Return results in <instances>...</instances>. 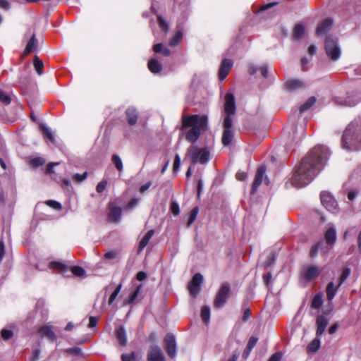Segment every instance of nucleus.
Returning a JSON list of instances; mask_svg holds the SVG:
<instances>
[{
	"label": "nucleus",
	"mask_w": 361,
	"mask_h": 361,
	"mask_svg": "<svg viewBox=\"0 0 361 361\" xmlns=\"http://www.w3.org/2000/svg\"><path fill=\"white\" fill-rule=\"evenodd\" d=\"M323 159H300L290 178L291 185L301 188L310 183L324 168Z\"/></svg>",
	"instance_id": "nucleus-1"
},
{
	"label": "nucleus",
	"mask_w": 361,
	"mask_h": 361,
	"mask_svg": "<svg viewBox=\"0 0 361 361\" xmlns=\"http://www.w3.org/2000/svg\"><path fill=\"white\" fill-rule=\"evenodd\" d=\"M341 146L347 152L361 150V117L352 121L343 132Z\"/></svg>",
	"instance_id": "nucleus-2"
},
{
	"label": "nucleus",
	"mask_w": 361,
	"mask_h": 361,
	"mask_svg": "<svg viewBox=\"0 0 361 361\" xmlns=\"http://www.w3.org/2000/svg\"><path fill=\"white\" fill-rule=\"evenodd\" d=\"M183 128H190L186 132L185 138L191 143H195L202 133L206 131L208 128V118L205 115L197 114L184 116L183 117Z\"/></svg>",
	"instance_id": "nucleus-3"
},
{
	"label": "nucleus",
	"mask_w": 361,
	"mask_h": 361,
	"mask_svg": "<svg viewBox=\"0 0 361 361\" xmlns=\"http://www.w3.org/2000/svg\"><path fill=\"white\" fill-rule=\"evenodd\" d=\"M325 50L327 56L332 61H337L341 56V49L338 44V38L328 35L325 39Z\"/></svg>",
	"instance_id": "nucleus-4"
},
{
	"label": "nucleus",
	"mask_w": 361,
	"mask_h": 361,
	"mask_svg": "<svg viewBox=\"0 0 361 361\" xmlns=\"http://www.w3.org/2000/svg\"><path fill=\"white\" fill-rule=\"evenodd\" d=\"M231 293L230 285L228 283L222 284L214 300V306L221 308L226 303Z\"/></svg>",
	"instance_id": "nucleus-5"
},
{
	"label": "nucleus",
	"mask_w": 361,
	"mask_h": 361,
	"mask_svg": "<svg viewBox=\"0 0 361 361\" xmlns=\"http://www.w3.org/2000/svg\"><path fill=\"white\" fill-rule=\"evenodd\" d=\"M266 170H267V168L264 165H261L257 169V171L256 172V174H255V176L254 178V181L252 185V188H251L252 194H254L256 192L258 188L262 184L264 178V182H265L266 185H268L269 184V183H270L269 179L267 176H265Z\"/></svg>",
	"instance_id": "nucleus-6"
},
{
	"label": "nucleus",
	"mask_w": 361,
	"mask_h": 361,
	"mask_svg": "<svg viewBox=\"0 0 361 361\" xmlns=\"http://www.w3.org/2000/svg\"><path fill=\"white\" fill-rule=\"evenodd\" d=\"M164 347L169 357L174 358L176 356L177 345L176 337L173 334L169 333L164 339Z\"/></svg>",
	"instance_id": "nucleus-7"
},
{
	"label": "nucleus",
	"mask_w": 361,
	"mask_h": 361,
	"mask_svg": "<svg viewBox=\"0 0 361 361\" xmlns=\"http://www.w3.org/2000/svg\"><path fill=\"white\" fill-rule=\"evenodd\" d=\"M320 199L322 205L329 212H336L338 204L333 196L328 192L322 191L320 193Z\"/></svg>",
	"instance_id": "nucleus-8"
},
{
	"label": "nucleus",
	"mask_w": 361,
	"mask_h": 361,
	"mask_svg": "<svg viewBox=\"0 0 361 361\" xmlns=\"http://www.w3.org/2000/svg\"><path fill=\"white\" fill-rule=\"evenodd\" d=\"M331 155V152L327 146L318 145L310 150L308 158H329Z\"/></svg>",
	"instance_id": "nucleus-9"
},
{
	"label": "nucleus",
	"mask_w": 361,
	"mask_h": 361,
	"mask_svg": "<svg viewBox=\"0 0 361 361\" xmlns=\"http://www.w3.org/2000/svg\"><path fill=\"white\" fill-rule=\"evenodd\" d=\"M188 154L189 158H209L211 156V148L209 147H198L197 146H192Z\"/></svg>",
	"instance_id": "nucleus-10"
},
{
	"label": "nucleus",
	"mask_w": 361,
	"mask_h": 361,
	"mask_svg": "<svg viewBox=\"0 0 361 361\" xmlns=\"http://www.w3.org/2000/svg\"><path fill=\"white\" fill-rule=\"evenodd\" d=\"M202 281L203 276L200 273L195 274L190 281L188 288L193 297H196L200 293Z\"/></svg>",
	"instance_id": "nucleus-11"
},
{
	"label": "nucleus",
	"mask_w": 361,
	"mask_h": 361,
	"mask_svg": "<svg viewBox=\"0 0 361 361\" xmlns=\"http://www.w3.org/2000/svg\"><path fill=\"white\" fill-rule=\"evenodd\" d=\"M320 269L316 265H310L304 267L302 271V276L307 281L317 279L320 274Z\"/></svg>",
	"instance_id": "nucleus-12"
},
{
	"label": "nucleus",
	"mask_w": 361,
	"mask_h": 361,
	"mask_svg": "<svg viewBox=\"0 0 361 361\" xmlns=\"http://www.w3.org/2000/svg\"><path fill=\"white\" fill-rule=\"evenodd\" d=\"M164 353L158 345H152L147 354V361H164Z\"/></svg>",
	"instance_id": "nucleus-13"
},
{
	"label": "nucleus",
	"mask_w": 361,
	"mask_h": 361,
	"mask_svg": "<svg viewBox=\"0 0 361 361\" xmlns=\"http://www.w3.org/2000/svg\"><path fill=\"white\" fill-rule=\"evenodd\" d=\"M224 111L228 115H233L235 112V97L231 93H227L225 95Z\"/></svg>",
	"instance_id": "nucleus-14"
},
{
	"label": "nucleus",
	"mask_w": 361,
	"mask_h": 361,
	"mask_svg": "<svg viewBox=\"0 0 361 361\" xmlns=\"http://www.w3.org/2000/svg\"><path fill=\"white\" fill-rule=\"evenodd\" d=\"M233 65V63L231 59H224L222 60L219 71V78L221 80L226 78Z\"/></svg>",
	"instance_id": "nucleus-15"
},
{
	"label": "nucleus",
	"mask_w": 361,
	"mask_h": 361,
	"mask_svg": "<svg viewBox=\"0 0 361 361\" xmlns=\"http://www.w3.org/2000/svg\"><path fill=\"white\" fill-rule=\"evenodd\" d=\"M109 219L111 221L118 222L119 221L122 209L120 207L117 206L114 202H110L109 204Z\"/></svg>",
	"instance_id": "nucleus-16"
},
{
	"label": "nucleus",
	"mask_w": 361,
	"mask_h": 361,
	"mask_svg": "<svg viewBox=\"0 0 361 361\" xmlns=\"http://www.w3.org/2000/svg\"><path fill=\"white\" fill-rule=\"evenodd\" d=\"M286 90L292 92L305 87V82L299 79H292L285 83Z\"/></svg>",
	"instance_id": "nucleus-17"
},
{
	"label": "nucleus",
	"mask_w": 361,
	"mask_h": 361,
	"mask_svg": "<svg viewBox=\"0 0 361 361\" xmlns=\"http://www.w3.org/2000/svg\"><path fill=\"white\" fill-rule=\"evenodd\" d=\"M38 334H40L42 338L45 337L51 342H54L57 340V336L50 326L41 327L38 331Z\"/></svg>",
	"instance_id": "nucleus-18"
},
{
	"label": "nucleus",
	"mask_w": 361,
	"mask_h": 361,
	"mask_svg": "<svg viewBox=\"0 0 361 361\" xmlns=\"http://www.w3.org/2000/svg\"><path fill=\"white\" fill-rule=\"evenodd\" d=\"M361 102V97L357 92H348L344 99V104L348 106H354Z\"/></svg>",
	"instance_id": "nucleus-19"
},
{
	"label": "nucleus",
	"mask_w": 361,
	"mask_h": 361,
	"mask_svg": "<svg viewBox=\"0 0 361 361\" xmlns=\"http://www.w3.org/2000/svg\"><path fill=\"white\" fill-rule=\"evenodd\" d=\"M332 27L333 20L330 18L325 19L318 25L316 30L317 34L318 35H324L330 31Z\"/></svg>",
	"instance_id": "nucleus-20"
},
{
	"label": "nucleus",
	"mask_w": 361,
	"mask_h": 361,
	"mask_svg": "<svg viewBox=\"0 0 361 361\" xmlns=\"http://www.w3.org/2000/svg\"><path fill=\"white\" fill-rule=\"evenodd\" d=\"M316 323L317 326L316 335L317 336H320L324 334L329 324V320L324 316L320 315L317 318Z\"/></svg>",
	"instance_id": "nucleus-21"
},
{
	"label": "nucleus",
	"mask_w": 361,
	"mask_h": 361,
	"mask_svg": "<svg viewBox=\"0 0 361 361\" xmlns=\"http://www.w3.org/2000/svg\"><path fill=\"white\" fill-rule=\"evenodd\" d=\"M116 337L120 345L126 346L127 345V334L123 326H120L116 329Z\"/></svg>",
	"instance_id": "nucleus-22"
},
{
	"label": "nucleus",
	"mask_w": 361,
	"mask_h": 361,
	"mask_svg": "<svg viewBox=\"0 0 361 361\" xmlns=\"http://www.w3.org/2000/svg\"><path fill=\"white\" fill-rule=\"evenodd\" d=\"M340 286L338 284L336 286L333 281L329 282L326 286V298L329 301H331L337 293Z\"/></svg>",
	"instance_id": "nucleus-23"
},
{
	"label": "nucleus",
	"mask_w": 361,
	"mask_h": 361,
	"mask_svg": "<svg viewBox=\"0 0 361 361\" xmlns=\"http://www.w3.org/2000/svg\"><path fill=\"white\" fill-rule=\"evenodd\" d=\"M325 240L328 245L332 246L336 240V231L334 226L328 228L324 235Z\"/></svg>",
	"instance_id": "nucleus-24"
},
{
	"label": "nucleus",
	"mask_w": 361,
	"mask_h": 361,
	"mask_svg": "<svg viewBox=\"0 0 361 361\" xmlns=\"http://www.w3.org/2000/svg\"><path fill=\"white\" fill-rule=\"evenodd\" d=\"M147 66L149 70L154 74L160 73L162 70L161 63L156 58L151 59Z\"/></svg>",
	"instance_id": "nucleus-25"
},
{
	"label": "nucleus",
	"mask_w": 361,
	"mask_h": 361,
	"mask_svg": "<svg viewBox=\"0 0 361 361\" xmlns=\"http://www.w3.org/2000/svg\"><path fill=\"white\" fill-rule=\"evenodd\" d=\"M126 114L128 123L131 126L135 125L137 121V114L136 109L133 107H129L127 109Z\"/></svg>",
	"instance_id": "nucleus-26"
},
{
	"label": "nucleus",
	"mask_w": 361,
	"mask_h": 361,
	"mask_svg": "<svg viewBox=\"0 0 361 361\" xmlns=\"http://www.w3.org/2000/svg\"><path fill=\"white\" fill-rule=\"evenodd\" d=\"M37 47V39L35 34L32 35L24 50L25 54H28L35 50Z\"/></svg>",
	"instance_id": "nucleus-27"
},
{
	"label": "nucleus",
	"mask_w": 361,
	"mask_h": 361,
	"mask_svg": "<svg viewBox=\"0 0 361 361\" xmlns=\"http://www.w3.org/2000/svg\"><path fill=\"white\" fill-rule=\"evenodd\" d=\"M39 128L45 139L51 143H54L55 138L51 130L42 123L39 124Z\"/></svg>",
	"instance_id": "nucleus-28"
},
{
	"label": "nucleus",
	"mask_w": 361,
	"mask_h": 361,
	"mask_svg": "<svg viewBox=\"0 0 361 361\" xmlns=\"http://www.w3.org/2000/svg\"><path fill=\"white\" fill-rule=\"evenodd\" d=\"M154 231L151 229L147 232V233L142 237L139 243V250H143L148 244L151 238L154 235Z\"/></svg>",
	"instance_id": "nucleus-29"
},
{
	"label": "nucleus",
	"mask_w": 361,
	"mask_h": 361,
	"mask_svg": "<svg viewBox=\"0 0 361 361\" xmlns=\"http://www.w3.org/2000/svg\"><path fill=\"white\" fill-rule=\"evenodd\" d=\"M153 51L155 53H161L164 56H168L171 54L170 49L167 47L164 46L161 43L154 44Z\"/></svg>",
	"instance_id": "nucleus-30"
},
{
	"label": "nucleus",
	"mask_w": 361,
	"mask_h": 361,
	"mask_svg": "<svg viewBox=\"0 0 361 361\" xmlns=\"http://www.w3.org/2000/svg\"><path fill=\"white\" fill-rule=\"evenodd\" d=\"M233 137V135L231 130L224 129L221 138L223 145L225 146L229 145L232 142Z\"/></svg>",
	"instance_id": "nucleus-31"
},
{
	"label": "nucleus",
	"mask_w": 361,
	"mask_h": 361,
	"mask_svg": "<svg viewBox=\"0 0 361 361\" xmlns=\"http://www.w3.org/2000/svg\"><path fill=\"white\" fill-rule=\"evenodd\" d=\"M323 304V298L322 293H317L313 298L311 302V307L313 309H319Z\"/></svg>",
	"instance_id": "nucleus-32"
},
{
	"label": "nucleus",
	"mask_w": 361,
	"mask_h": 361,
	"mask_svg": "<svg viewBox=\"0 0 361 361\" xmlns=\"http://www.w3.org/2000/svg\"><path fill=\"white\" fill-rule=\"evenodd\" d=\"M316 97H310L300 108V113L302 114L303 112L310 109L316 102Z\"/></svg>",
	"instance_id": "nucleus-33"
},
{
	"label": "nucleus",
	"mask_w": 361,
	"mask_h": 361,
	"mask_svg": "<svg viewBox=\"0 0 361 361\" xmlns=\"http://www.w3.org/2000/svg\"><path fill=\"white\" fill-rule=\"evenodd\" d=\"M305 33V27L301 24H298L295 26L293 30V37L298 40L300 39Z\"/></svg>",
	"instance_id": "nucleus-34"
},
{
	"label": "nucleus",
	"mask_w": 361,
	"mask_h": 361,
	"mask_svg": "<svg viewBox=\"0 0 361 361\" xmlns=\"http://www.w3.org/2000/svg\"><path fill=\"white\" fill-rule=\"evenodd\" d=\"M50 269H56L61 272H66L67 271V266L59 262H51L49 264Z\"/></svg>",
	"instance_id": "nucleus-35"
},
{
	"label": "nucleus",
	"mask_w": 361,
	"mask_h": 361,
	"mask_svg": "<svg viewBox=\"0 0 361 361\" xmlns=\"http://www.w3.org/2000/svg\"><path fill=\"white\" fill-rule=\"evenodd\" d=\"M201 317L204 323H209L210 319V308L208 306L205 305L202 307Z\"/></svg>",
	"instance_id": "nucleus-36"
},
{
	"label": "nucleus",
	"mask_w": 361,
	"mask_h": 361,
	"mask_svg": "<svg viewBox=\"0 0 361 361\" xmlns=\"http://www.w3.org/2000/svg\"><path fill=\"white\" fill-rule=\"evenodd\" d=\"M34 66L35 68V71H37V74L39 75H42L43 71V61L39 59V58L37 56H35L33 61Z\"/></svg>",
	"instance_id": "nucleus-37"
},
{
	"label": "nucleus",
	"mask_w": 361,
	"mask_h": 361,
	"mask_svg": "<svg viewBox=\"0 0 361 361\" xmlns=\"http://www.w3.org/2000/svg\"><path fill=\"white\" fill-rule=\"evenodd\" d=\"M183 37V33L180 31H178L175 35L170 39L169 45L171 47L176 46Z\"/></svg>",
	"instance_id": "nucleus-38"
},
{
	"label": "nucleus",
	"mask_w": 361,
	"mask_h": 361,
	"mask_svg": "<svg viewBox=\"0 0 361 361\" xmlns=\"http://www.w3.org/2000/svg\"><path fill=\"white\" fill-rule=\"evenodd\" d=\"M320 347V340L314 339L308 345L307 349L310 352L316 353Z\"/></svg>",
	"instance_id": "nucleus-39"
},
{
	"label": "nucleus",
	"mask_w": 361,
	"mask_h": 361,
	"mask_svg": "<svg viewBox=\"0 0 361 361\" xmlns=\"http://www.w3.org/2000/svg\"><path fill=\"white\" fill-rule=\"evenodd\" d=\"M350 273L351 270L348 267H346L343 270L342 274L339 278L338 286H341L345 281V280L349 277Z\"/></svg>",
	"instance_id": "nucleus-40"
},
{
	"label": "nucleus",
	"mask_w": 361,
	"mask_h": 361,
	"mask_svg": "<svg viewBox=\"0 0 361 361\" xmlns=\"http://www.w3.org/2000/svg\"><path fill=\"white\" fill-rule=\"evenodd\" d=\"M198 212H199V208L197 207L192 209L190 216H189V219H188V227H190L192 224V223L195 221V220L196 219L197 216L198 214Z\"/></svg>",
	"instance_id": "nucleus-41"
},
{
	"label": "nucleus",
	"mask_w": 361,
	"mask_h": 361,
	"mask_svg": "<svg viewBox=\"0 0 361 361\" xmlns=\"http://www.w3.org/2000/svg\"><path fill=\"white\" fill-rule=\"evenodd\" d=\"M122 361H137V356L133 352L131 353H124L121 355Z\"/></svg>",
	"instance_id": "nucleus-42"
},
{
	"label": "nucleus",
	"mask_w": 361,
	"mask_h": 361,
	"mask_svg": "<svg viewBox=\"0 0 361 361\" xmlns=\"http://www.w3.org/2000/svg\"><path fill=\"white\" fill-rule=\"evenodd\" d=\"M71 272L76 276H83L85 274V269L79 266H73L71 269Z\"/></svg>",
	"instance_id": "nucleus-43"
},
{
	"label": "nucleus",
	"mask_w": 361,
	"mask_h": 361,
	"mask_svg": "<svg viewBox=\"0 0 361 361\" xmlns=\"http://www.w3.org/2000/svg\"><path fill=\"white\" fill-rule=\"evenodd\" d=\"M324 243L323 242H319L317 244L314 245L310 250V255L311 257H314L317 256L319 250L322 249V247L323 246Z\"/></svg>",
	"instance_id": "nucleus-44"
},
{
	"label": "nucleus",
	"mask_w": 361,
	"mask_h": 361,
	"mask_svg": "<svg viewBox=\"0 0 361 361\" xmlns=\"http://www.w3.org/2000/svg\"><path fill=\"white\" fill-rule=\"evenodd\" d=\"M87 177V172H84L83 173H75L73 176V180L75 183H80L85 180Z\"/></svg>",
	"instance_id": "nucleus-45"
},
{
	"label": "nucleus",
	"mask_w": 361,
	"mask_h": 361,
	"mask_svg": "<svg viewBox=\"0 0 361 361\" xmlns=\"http://www.w3.org/2000/svg\"><path fill=\"white\" fill-rule=\"evenodd\" d=\"M121 288H122V285L121 284H119L116 288V289L114 290V291L111 293L109 299V305H111L114 301L116 300V298H117L118 295L119 294L121 290Z\"/></svg>",
	"instance_id": "nucleus-46"
},
{
	"label": "nucleus",
	"mask_w": 361,
	"mask_h": 361,
	"mask_svg": "<svg viewBox=\"0 0 361 361\" xmlns=\"http://www.w3.org/2000/svg\"><path fill=\"white\" fill-rule=\"evenodd\" d=\"M158 23L160 27V28L164 31L165 32H167L169 30V27L166 21L161 16H158Z\"/></svg>",
	"instance_id": "nucleus-47"
},
{
	"label": "nucleus",
	"mask_w": 361,
	"mask_h": 361,
	"mask_svg": "<svg viewBox=\"0 0 361 361\" xmlns=\"http://www.w3.org/2000/svg\"><path fill=\"white\" fill-rule=\"evenodd\" d=\"M1 334L2 338L5 341L11 339L13 336V331L8 329H3L1 330Z\"/></svg>",
	"instance_id": "nucleus-48"
},
{
	"label": "nucleus",
	"mask_w": 361,
	"mask_h": 361,
	"mask_svg": "<svg viewBox=\"0 0 361 361\" xmlns=\"http://www.w3.org/2000/svg\"><path fill=\"white\" fill-rule=\"evenodd\" d=\"M46 204L56 210H61L62 209L61 204L56 200H47Z\"/></svg>",
	"instance_id": "nucleus-49"
},
{
	"label": "nucleus",
	"mask_w": 361,
	"mask_h": 361,
	"mask_svg": "<svg viewBox=\"0 0 361 361\" xmlns=\"http://www.w3.org/2000/svg\"><path fill=\"white\" fill-rule=\"evenodd\" d=\"M0 101L5 104H8L11 103V99L7 93L0 90Z\"/></svg>",
	"instance_id": "nucleus-50"
},
{
	"label": "nucleus",
	"mask_w": 361,
	"mask_h": 361,
	"mask_svg": "<svg viewBox=\"0 0 361 361\" xmlns=\"http://www.w3.org/2000/svg\"><path fill=\"white\" fill-rule=\"evenodd\" d=\"M46 159H30L29 165L32 168H37L42 166L45 163Z\"/></svg>",
	"instance_id": "nucleus-51"
},
{
	"label": "nucleus",
	"mask_w": 361,
	"mask_h": 361,
	"mask_svg": "<svg viewBox=\"0 0 361 361\" xmlns=\"http://www.w3.org/2000/svg\"><path fill=\"white\" fill-rule=\"evenodd\" d=\"M231 115L226 114V116L224 118V129H229L231 130L232 126H233V121L231 118Z\"/></svg>",
	"instance_id": "nucleus-52"
},
{
	"label": "nucleus",
	"mask_w": 361,
	"mask_h": 361,
	"mask_svg": "<svg viewBox=\"0 0 361 361\" xmlns=\"http://www.w3.org/2000/svg\"><path fill=\"white\" fill-rule=\"evenodd\" d=\"M66 352L68 354L82 355V349L79 347L70 348L66 350Z\"/></svg>",
	"instance_id": "nucleus-53"
},
{
	"label": "nucleus",
	"mask_w": 361,
	"mask_h": 361,
	"mask_svg": "<svg viewBox=\"0 0 361 361\" xmlns=\"http://www.w3.org/2000/svg\"><path fill=\"white\" fill-rule=\"evenodd\" d=\"M171 212L175 215V216H178L179 214H180V207H179V204L178 202H173L171 204Z\"/></svg>",
	"instance_id": "nucleus-54"
},
{
	"label": "nucleus",
	"mask_w": 361,
	"mask_h": 361,
	"mask_svg": "<svg viewBox=\"0 0 361 361\" xmlns=\"http://www.w3.org/2000/svg\"><path fill=\"white\" fill-rule=\"evenodd\" d=\"M107 185V181L106 180L100 181L96 188L97 192L99 193H102L104 192V190L106 189V187Z\"/></svg>",
	"instance_id": "nucleus-55"
},
{
	"label": "nucleus",
	"mask_w": 361,
	"mask_h": 361,
	"mask_svg": "<svg viewBox=\"0 0 361 361\" xmlns=\"http://www.w3.org/2000/svg\"><path fill=\"white\" fill-rule=\"evenodd\" d=\"M142 288V285L140 284L137 288L135 289V290L130 295V298H129V302L130 303H133L134 301L136 300L138 294H139V292H140V288Z\"/></svg>",
	"instance_id": "nucleus-56"
},
{
	"label": "nucleus",
	"mask_w": 361,
	"mask_h": 361,
	"mask_svg": "<svg viewBox=\"0 0 361 361\" xmlns=\"http://www.w3.org/2000/svg\"><path fill=\"white\" fill-rule=\"evenodd\" d=\"M258 341V338H256V337H254V336H251L249 340H248V343H247V348L249 349V350H252L253 348L257 344V342Z\"/></svg>",
	"instance_id": "nucleus-57"
},
{
	"label": "nucleus",
	"mask_w": 361,
	"mask_h": 361,
	"mask_svg": "<svg viewBox=\"0 0 361 361\" xmlns=\"http://www.w3.org/2000/svg\"><path fill=\"white\" fill-rule=\"evenodd\" d=\"M60 164V162H51L49 163L48 165H47V171L46 173L47 174H51V173H54L55 171L54 170V168L56 166H58Z\"/></svg>",
	"instance_id": "nucleus-58"
},
{
	"label": "nucleus",
	"mask_w": 361,
	"mask_h": 361,
	"mask_svg": "<svg viewBox=\"0 0 361 361\" xmlns=\"http://www.w3.org/2000/svg\"><path fill=\"white\" fill-rule=\"evenodd\" d=\"M276 260V255L274 253L271 252L267 257V259L265 262L267 267H270L273 265Z\"/></svg>",
	"instance_id": "nucleus-59"
},
{
	"label": "nucleus",
	"mask_w": 361,
	"mask_h": 361,
	"mask_svg": "<svg viewBox=\"0 0 361 361\" xmlns=\"http://www.w3.org/2000/svg\"><path fill=\"white\" fill-rule=\"evenodd\" d=\"M282 357V353L281 352H276L274 353L268 361H280Z\"/></svg>",
	"instance_id": "nucleus-60"
},
{
	"label": "nucleus",
	"mask_w": 361,
	"mask_h": 361,
	"mask_svg": "<svg viewBox=\"0 0 361 361\" xmlns=\"http://www.w3.org/2000/svg\"><path fill=\"white\" fill-rule=\"evenodd\" d=\"M41 350L39 349H35L31 357V361H38L40 358Z\"/></svg>",
	"instance_id": "nucleus-61"
},
{
	"label": "nucleus",
	"mask_w": 361,
	"mask_h": 361,
	"mask_svg": "<svg viewBox=\"0 0 361 361\" xmlns=\"http://www.w3.org/2000/svg\"><path fill=\"white\" fill-rule=\"evenodd\" d=\"M117 252L115 250L109 251L104 255V257L108 259H114L116 257Z\"/></svg>",
	"instance_id": "nucleus-62"
},
{
	"label": "nucleus",
	"mask_w": 361,
	"mask_h": 361,
	"mask_svg": "<svg viewBox=\"0 0 361 361\" xmlns=\"http://www.w3.org/2000/svg\"><path fill=\"white\" fill-rule=\"evenodd\" d=\"M152 184V181H148L146 183L141 185V187L140 188V193L144 194L149 188Z\"/></svg>",
	"instance_id": "nucleus-63"
},
{
	"label": "nucleus",
	"mask_w": 361,
	"mask_h": 361,
	"mask_svg": "<svg viewBox=\"0 0 361 361\" xmlns=\"http://www.w3.org/2000/svg\"><path fill=\"white\" fill-rule=\"evenodd\" d=\"M97 322H98V319L97 317H92V316L90 317L89 319V324H88L89 328L95 327L97 324Z\"/></svg>",
	"instance_id": "nucleus-64"
}]
</instances>
